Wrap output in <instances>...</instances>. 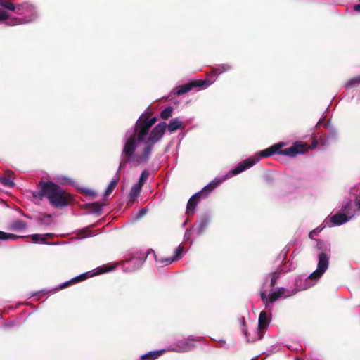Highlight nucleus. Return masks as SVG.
Listing matches in <instances>:
<instances>
[{
    "label": "nucleus",
    "mask_w": 360,
    "mask_h": 360,
    "mask_svg": "<svg viewBox=\"0 0 360 360\" xmlns=\"http://www.w3.org/2000/svg\"><path fill=\"white\" fill-rule=\"evenodd\" d=\"M151 115L150 112L143 113L136 120L133 133L124 141L120 169L129 162H135L138 165L147 162L154 145L165 134L167 128L165 122L159 123L150 131L158 121L156 117H150Z\"/></svg>",
    "instance_id": "1"
},
{
    "label": "nucleus",
    "mask_w": 360,
    "mask_h": 360,
    "mask_svg": "<svg viewBox=\"0 0 360 360\" xmlns=\"http://www.w3.org/2000/svg\"><path fill=\"white\" fill-rule=\"evenodd\" d=\"M37 191L32 193L33 197L40 200L47 198L50 205L55 208L66 207L72 200L69 193L51 181L41 180L37 184Z\"/></svg>",
    "instance_id": "2"
},
{
    "label": "nucleus",
    "mask_w": 360,
    "mask_h": 360,
    "mask_svg": "<svg viewBox=\"0 0 360 360\" xmlns=\"http://www.w3.org/2000/svg\"><path fill=\"white\" fill-rule=\"evenodd\" d=\"M221 183V181L215 179L205 186L200 191L192 195L188 201L186 206V214L194 213L196 206L202 198L207 197L217 186Z\"/></svg>",
    "instance_id": "3"
},
{
    "label": "nucleus",
    "mask_w": 360,
    "mask_h": 360,
    "mask_svg": "<svg viewBox=\"0 0 360 360\" xmlns=\"http://www.w3.org/2000/svg\"><path fill=\"white\" fill-rule=\"evenodd\" d=\"M329 264V257L327 254L321 252L319 255V262L317 269L312 272L309 278L311 280L319 278L323 273L327 270Z\"/></svg>",
    "instance_id": "4"
},
{
    "label": "nucleus",
    "mask_w": 360,
    "mask_h": 360,
    "mask_svg": "<svg viewBox=\"0 0 360 360\" xmlns=\"http://www.w3.org/2000/svg\"><path fill=\"white\" fill-rule=\"evenodd\" d=\"M309 147L307 143L301 141H297L293 143L291 147L280 149L279 155H287L290 157H295L297 155L303 153L308 150Z\"/></svg>",
    "instance_id": "5"
},
{
    "label": "nucleus",
    "mask_w": 360,
    "mask_h": 360,
    "mask_svg": "<svg viewBox=\"0 0 360 360\" xmlns=\"http://www.w3.org/2000/svg\"><path fill=\"white\" fill-rule=\"evenodd\" d=\"M259 160L257 158H249L239 162L232 170L233 175H237L244 170L252 167Z\"/></svg>",
    "instance_id": "6"
},
{
    "label": "nucleus",
    "mask_w": 360,
    "mask_h": 360,
    "mask_svg": "<svg viewBox=\"0 0 360 360\" xmlns=\"http://www.w3.org/2000/svg\"><path fill=\"white\" fill-rule=\"evenodd\" d=\"M270 323V318L268 316L267 313L265 311L260 312L258 319V340H261L263 338L262 330L267 328Z\"/></svg>",
    "instance_id": "7"
},
{
    "label": "nucleus",
    "mask_w": 360,
    "mask_h": 360,
    "mask_svg": "<svg viewBox=\"0 0 360 360\" xmlns=\"http://www.w3.org/2000/svg\"><path fill=\"white\" fill-rule=\"evenodd\" d=\"M201 83H202V82H198V80H193L189 83L179 86L176 89V90L175 94L177 96L184 94L192 90L194 87H200Z\"/></svg>",
    "instance_id": "8"
},
{
    "label": "nucleus",
    "mask_w": 360,
    "mask_h": 360,
    "mask_svg": "<svg viewBox=\"0 0 360 360\" xmlns=\"http://www.w3.org/2000/svg\"><path fill=\"white\" fill-rule=\"evenodd\" d=\"M285 146L284 143H276L269 148L263 150L260 152V156L263 158H266L271 156L276 153L279 154L280 149L282 148Z\"/></svg>",
    "instance_id": "9"
},
{
    "label": "nucleus",
    "mask_w": 360,
    "mask_h": 360,
    "mask_svg": "<svg viewBox=\"0 0 360 360\" xmlns=\"http://www.w3.org/2000/svg\"><path fill=\"white\" fill-rule=\"evenodd\" d=\"M91 276L92 275H91ZM89 276H90V275H89V272L82 274L81 275L77 276L70 279V281H68L62 283L59 288L60 289H63L65 288H67V287L70 286V285H72V284L79 283L80 281H84L86 278H88Z\"/></svg>",
    "instance_id": "10"
},
{
    "label": "nucleus",
    "mask_w": 360,
    "mask_h": 360,
    "mask_svg": "<svg viewBox=\"0 0 360 360\" xmlns=\"http://www.w3.org/2000/svg\"><path fill=\"white\" fill-rule=\"evenodd\" d=\"M0 6L12 11H15L17 9L16 13L18 14H21L20 11L23 6L22 4L15 5L11 1L6 0H0Z\"/></svg>",
    "instance_id": "11"
},
{
    "label": "nucleus",
    "mask_w": 360,
    "mask_h": 360,
    "mask_svg": "<svg viewBox=\"0 0 360 360\" xmlns=\"http://www.w3.org/2000/svg\"><path fill=\"white\" fill-rule=\"evenodd\" d=\"M348 220V217L344 213H337L330 217V222L333 225H341Z\"/></svg>",
    "instance_id": "12"
},
{
    "label": "nucleus",
    "mask_w": 360,
    "mask_h": 360,
    "mask_svg": "<svg viewBox=\"0 0 360 360\" xmlns=\"http://www.w3.org/2000/svg\"><path fill=\"white\" fill-rule=\"evenodd\" d=\"M27 227V223L20 219L14 220L10 225L9 229L11 231H21L25 230Z\"/></svg>",
    "instance_id": "13"
},
{
    "label": "nucleus",
    "mask_w": 360,
    "mask_h": 360,
    "mask_svg": "<svg viewBox=\"0 0 360 360\" xmlns=\"http://www.w3.org/2000/svg\"><path fill=\"white\" fill-rule=\"evenodd\" d=\"M217 75L213 72V70L207 74V78L205 79H200L198 82H202L200 84V87H207L211 84H212L217 79Z\"/></svg>",
    "instance_id": "14"
},
{
    "label": "nucleus",
    "mask_w": 360,
    "mask_h": 360,
    "mask_svg": "<svg viewBox=\"0 0 360 360\" xmlns=\"http://www.w3.org/2000/svg\"><path fill=\"white\" fill-rule=\"evenodd\" d=\"M165 352L164 349L158 350V351H153L149 352L147 354H145L141 356V360H155L163 354Z\"/></svg>",
    "instance_id": "15"
},
{
    "label": "nucleus",
    "mask_w": 360,
    "mask_h": 360,
    "mask_svg": "<svg viewBox=\"0 0 360 360\" xmlns=\"http://www.w3.org/2000/svg\"><path fill=\"white\" fill-rule=\"evenodd\" d=\"M167 127L170 132H174L182 127V122L179 118H174L170 121L168 125L167 124Z\"/></svg>",
    "instance_id": "16"
},
{
    "label": "nucleus",
    "mask_w": 360,
    "mask_h": 360,
    "mask_svg": "<svg viewBox=\"0 0 360 360\" xmlns=\"http://www.w3.org/2000/svg\"><path fill=\"white\" fill-rule=\"evenodd\" d=\"M124 167V166L123 167V168ZM122 169V167L120 169V168L118 169V171L117 172L118 177L116 179H113L111 181V182L110 183L107 189L105 191V196L109 195L112 192V191L115 189V186H117V184L119 181L120 175V172Z\"/></svg>",
    "instance_id": "17"
},
{
    "label": "nucleus",
    "mask_w": 360,
    "mask_h": 360,
    "mask_svg": "<svg viewBox=\"0 0 360 360\" xmlns=\"http://www.w3.org/2000/svg\"><path fill=\"white\" fill-rule=\"evenodd\" d=\"M13 173L11 172L8 176L1 177L0 182L6 186L13 187L15 186V183L13 182Z\"/></svg>",
    "instance_id": "18"
},
{
    "label": "nucleus",
    "mask_w": 360,
    "mask_h": 360,
    "mask_svg": "<svg viewBox=\"0 0 360 360\" xmlns=\"http://www.w3.org/2000/svg\"><path fill=\"white\" fill-rule=\"evenodd\" d=\"M360 85V75L349 79L345 84L347 89L357 87Z\"/></svg>",
    "instance_id": "19"
},
{
    "label": "nucleus",
    "mask_w": 360,
    "mask_h": 360,
    "mask_svg": "<svg viewBox=\"0 0 360 360\" xmlns=\"http://www.w3.org/2000/svg\"><path fill=\"white\" fill-rule=\"evenodd\" d=\"M285 292V289L281 288H279L277 291L274 292L269 295V302L272 303L276 300H278L283 294Z\"/></svg>",
    "instance_id": "20"
},
{
    "label": "nucleus",
    "mask_w": 360,
    "mask_h": 360,
    "mask_svg": "<svg viewBox=\"0 0 360 360\" xmlns=\"http://www.w3.org/2000/svg\"><path fill=\"white\" fill-rule=\"evenodd\" d=\"M141 188L137 184L133 185L129 192L130 200L134 201L136 200L141 193Z\"/></svg>",
    "instance_id": "21"
},
{
    "label": "nucleus",
    "mask_w": 360,
    "mask_h": 360,
    "mask_svg": "<svg viewBox=\"0 0 360 360\" xmlns=\"http://www.w3.org/2000/svg\"><path fill=\"white\" fill-rule=\"evenodd\" d=\"M0 239L1 240H17L20 238H25V236H17L13 233H8L1 231Z\"/></svg>",
    "instance_id": "22"
},
{
    "label": "nucleus",
    "mask_w": 360,
    "mask_h": 360,
    "mask_svg": "<svg viewBox=\"0 0 360 360\" xmlns=\"http://www.w3.org/2000/svg\"><path fill=\"white\" fill-rule=\"evenodd\" d=\"M174 111V109L172 107L169 106L165 108L163 110L160 112V117L162 120H167L172 115V112Z\"/></svg>",
    "instance_id": "23"
},
{
    "label": "nucleus",
    "mask_w": 360,
    "mask_h": 360,
    "mask_svg": "<svg viewBox=\"0 0 360 360\" xmlns=\"http://www.w3.org/2000/svg\"><path fill=\"white\" fill-rule=\"evenodd\" d=\"M155 261L160 265L166 266V265H169V264H172L174 261V259L172 257H165V258L155 257Z\"/></svg>",
    "instance_id": "24"
},
{
    "label": "nucleus",
    "mask_w": 360,
    "mask_h": 360,
    "mask_svg": "<svg viewBox=\"0 0 360 360\" xmlns=\"http://www.w3.org/2000/svg\"><path fill=\"white\" fill-rule=\"evenodd\" d=\"M231 69V66L227 64L220 65L217 68H213V72L216 73L217 75H219Z\"/></svg>",
    "instance_id": "25"
},
{
    "label": "nucleus",
    "mask_w": 360,
    "mask_h": 360,
    "mask_svg": "<svg viewBox=\"0 0 360 360\" xmlns=\"http://www.w3.org/2000/svg\"><path fill=\"white\" fill-rule=\"evenodd\" d=\"M150 175L149 172L147 169H144L139 179V182L136 184L139 186L142 187Z\"/></svg>",
    "instance_id": "26"
},
{
    "label": "nucleus",
    "mask_w": 360,
    "mask_h": 360,
    "mask_svg": "<svg viewBox=\"0 0 360 360\" xmlns=\"http://www.w3.org/2000/svg\"><path fill=\"white\" fill-rule=\"evenodd\" d=\"M38 221L40 224L49 225L51 222V216L48 214H43Z\"/></svg>",
    "instance_id": "27"
},
{
    "label": "nucleus",
    "mask_w": 360,
    "mask_h": 360,
    "mask_svg": "<svg viewBox=\"0 0 360 360\" xmlns=\"http://www.w3.org/2000/svg\"><path fill=\"white\" fill-rule=\"evenodd\" d=\"M94 236L91 231L88 229H83L77 233V236L79 238H85Z\"/></svg>",
    "instance_id": "28"
},
{
    "label": "nucleus",
    "mask_w": 360,
    "mask_h": 360,
    "mask_svg": "<svg viewBox=\"0 0 360 360\" xmlns=\"http://www.w3.org/2000/svg\"><path fill=\"white\" fill-rule=\"evenodd\" d=\"M103 206V204H101L98 202H94L90 205L92 211L94 212H100Z\"/></svg>",
    "instance_id": "29"
},
{
    "label": "nucleus",
    "mask_w": 360,
    "mask_h": 360,
    "mask_svg": "<svg viewBox=\"0 0 360 360\" xmlns=\"http://www.w3.org/2000/svg\"><path fill=\"white\" fill-rule=\"evenodd\" d=\"M208 220L207 219H202L200 221V224L198 227V233L200 234L202 233L204 230L206 229V227L208 225Z\"/></svg>",
    "instance_id": "30"
},
{
    "label": "nucleus",
    "mask_w": 360,
    "mask_h": 360,
    "mask_svg": "<svg viewBox=\"0 0 360 360\" xmlns=\"http://www.w3.org/2000/svg\"><path fill=\"white\" fill-rule=\"evenodd\" d=\"M279 274H280V272H278V271H274L271 274V282H270L271 287L273 288L275 286V285L276 283V281L279 278Z\"/></svg>",
    "instance_id": "31"
},
{
    "label": "nucleus",
    "mask_w": 360,
    "mask_h": 360,
    "mask_svg": "<svg viewBox=\"0 0 360 360\" xmlns=\"http://www.w3.org/2000/svg\"><path fill=\"white\" fill-rule=\"evenodd\" d=\"M23 22V20L20 18H13L11 20H9L6 24L8 25H10V26H13V25H20V24H22Z\"/></svg>",
    "instance_id": "32"
},
{
    "label": "nucleus",
    "mask_w": 360,
    "mask_h": 360,
    "mask_svg": "<svg viewBox=\"0 0 360 360\" xmlns=\"http://www.w3.org/2000/svg\"><path fill=\"white\" fill-rule=\"evenodd\" d=\"M184 250V248L182 246H179L175 250V255L172 257L174 259V261L178 259L180 257Z\"/></svg>",
    "instance_id": "33"
},
{
    "label": "nucleus",
    "mask_w": 360,
    "mask_h": 360,
    "mask_svg": "<svg viewBox=\"0 0 360 360\" xmlns=\"http://www.w3.org/2000/svg\"><path fill=\"white\" fill-rule=\"evenodd\" d=\"M82 193H84L86 195L91 196L93 198L96 197V192L91 189H88V188L83 189Z\"/></svg>",
    "instance_id": "34"
},
{
    "label": "nucleus",
    "mask_w": 360,
    "mask_h": 360,
    "mask_svg": "<svg viewBox=\"0 0 360 360\" xmlns=\"http://www.w3.org/2000/svg\"><path fill=\"white\" fill-rule=\"evenodd\" d=\"M115 269V266H110L109 267H102L101 269H98V272H97V274H103V273H106V272H108L112 269Z\"/></svg>",
    "instance_id": "35"
},
{
    "label": "nucleus",
    "mask_w": 360,
    "mask_h": 360,
    "mask_svg": "<svg viewBox=\"0 0 360 360\" xmlns=\"http://www.w3.org/2000/svg\"><path fill=\"white\" fill-rule=\"evenodd\" d=\"M9 18V15L5 11L0 10V21L5 20Z\"/></svg>",
    "instance_id": "36"
},
{
    "label": "nucleus",
    "mask_w": 360,
    "mask_h": 360,
    "mask_svg": "<svg viewBox=\"0 0 360 360\" xmlns=\"http://www.w3.org/2000/svg\"><path fill=\"white\" fill-rule=\"evenodd\" d=\"M261 299L264 302V303L267 305L269 303V297H267L266 292H261L260 293Z\"/></svg>",
    "instance_id": "37"
},
{
    "label": "nucleus",
    "mask_w": 360,
    "mask_h": 360,
    "mask_svg": "<svg viewBox=\"0 0 360 360\" xmlns=\"http://www.w3.org/2000/svg\"><path fill=\"white\" fill-rule=\"evenodd\" d=\"M53 236L52 233H46L44 235H41V237L39 238V242L42 243H46V237H51Z\"/></svg>",
    "instance_id": "38"
},
{
    "label": "nucleus",
    "mask_w": 360,
    "mask_h": 360,
    "mask_svg": "<svg viewBox=\"0 0 360 360\" xmlns=\"http://www.w3.org/2000/svg\"><path fill=\"white\" fill-rule=\"evenodd\" d=\"M242 326H243V332L245 334V335L246 336L247 339H248V332L246 328V325H245V321L244 318H243ZM248 341H249V340H248Z\"/></svg>",
    "instance_id": "39"
},
{
    "label": "nucleus",
    "mask_w": 360,
    "mask_h": 360,
    "mask_svg": "<svg viewBox=\"0 0 360 360\" xmlns=\"http://www.w3.org/2000/svg\"><path fill=\"white\" fill-rule=\"evenodd\" d=\"M28 237H30L34 243H38V242H39V238L41 237V235L40 234H33V235L29 236Z\"/></svg>",
    "instance_id": "40"
},
{
    "label": "nucleus",
    "mask_w": 360,
    "mask_h": 360,
    "mask_svg": "<svg viewBox=\"0 0 360 360\" xmlns=\"http://www.w3.org/2000/svg\"><path fill=\"white\" fill-rule=\"evenodd\" d=\"M353 8L356 11H360V4L354 5Z\"/></svg>",
    "instance_id": "41"
},
{
    "label": "nucleus",
    "mask_w": 360,
    "mask_h": 360,
    "mask_svg": "<svg viewBox=\"0 0 360 360\" xmlns=\"http://www.w3.org/2000/svg\"><path fill=\"white\" fill-rule=\"evenodd\" d=\"M146 212V210L145 208H143L140 211V215L142 216V215L145 214Z\"/></svg>",
    "instance_id": "42"
},
{
    "label": "nucleus",
    "mask_w": 360,
    "mask_h": 360,
    "mask_svg": "<svg viewBox=\"0 0 360 360\" xmlns=\"http://www.w3.org/2000/svg\"><path fill=\"white\" fill-rule=\"evenodd\" d=\"M356 206L360 210V199H359L356 202Z\"/></svg>",
    "instance_id": "43"
},
{
    "label": "nucleus",
    "mask_w": 360,
    "mask_h": 360,
    "mask_svg": "<svg viewBox=\"0 0 360 360\" xmlns=\"http://www.w3.org/2000/svg\"><path fill=\"white\" fill-rule=\"evenodd\" d=\"M295 360H302L300 358H296Z\"/></svg>",
    "instance_id": "44"
}]
</instances>
